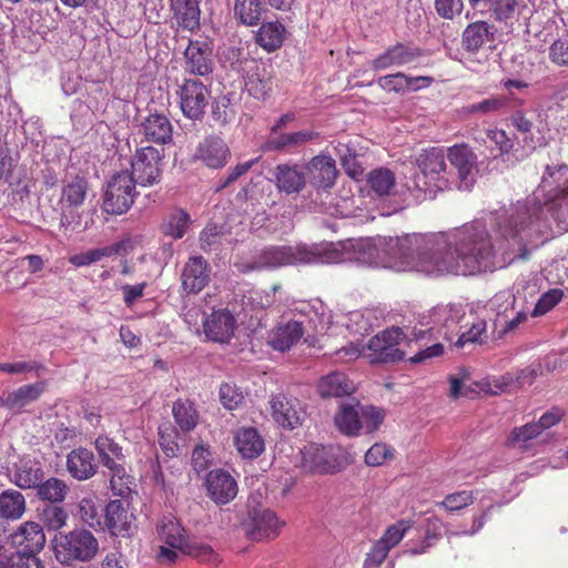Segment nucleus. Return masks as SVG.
<instances>
[{"instance_id":"obj_1","label":"nucleus","mask_w":568,"mask_h":568,"mask_svg":"<svg viewBox=\"0 0 568 568\" xmlns=\"http://www.w3.org/2000/svg\"><path fill=\"white\" fill-rule=\"evenodd\" d=\"M385 253L396 271L429 275H473L489 267L494 255L489 235L479 221L449 233L389 237Z\"/></svg>"},{"instance_id":"obj_2","label":"nucleus","mask_w":568,"mask_h":568,"mask_svg":"<svg viewBox=\"0 0 568 568\" xmlns=\"http://www.w3.org/2000/svg\"><path fill=\"white\" fill-rule=\"evenodd\" d=\"M172 138V125L163 114H150L144 120V139L160 145L169 142ZM164 149L144 146V186L158 183L162 173V159Z\"/></svg>"},{"instance_id":"obj_3","label":"nucleus","mask_w":568,"mask_h":568,"mask_svg":"<svg viewBox=\"0 0 568 568\" xmlns=\"http://www.w3.org/2000/svg\"><path fill=\"white\" fill-rule=\"evenodd\" d=\"M385 410L373 405L341 404L334 424L346 436L354 437L362 433L371 434L379 428L385 419Z\"/></svg>"},{"instance_id":"obj_4","label":"nucleus","mask_w":568,"mask_h":568,"mask_svg":"<svg viewBox=\"0 0 568 568\" xmlns=\"http://www.w3.org/2000/svg\"><path fill=\"white\" fill-rule=\"evenodd\" d=\"M52 544L55 558L62 564H69L73 560L89 561L95 556L99 548L95 537L85 529L58 534L54 536Z\"/></svg>"},{"instance_id":"obj_5","label":"nucleus","mask_w":568,"mask_h":568,"mask_svg":"<svg viewBox=\"0 0 568 568\" xmlns=\"http://www.w3.org/2000/svg\"><path fill=\"white\" fill-rule=\"evenodd\" d=\"M419 173L415 176V186L423 192H435L447 187L444 152L437 148L424 150L416 159Z\"/></svg>"},{"instance_id":"obj_6","label":"nucleus","mask_w":568,"mask_h":568,"mask_svg":"<svg viewBox=\"0 0 568 568\" xmlns=\"http://www.w3.org/2000/svg\"><path fill=\"white\" fill-rule=\"evenodd\" d=\"M138 192L135 181L128 171L120 172L108 182L103 194L102 211L111 215H121L128 212L134 202Z\"/></svg>"},{"instance_id":"obj_7","label":"nucleus","mask_w":568,"mask_h":568,"mask_svg":"<svg viewBox=\"0 0 568 568\" xmlns=\"http://www.w3.org/2000/svg\"><path fill=\"white\" fill-rule=\"evenodd\" d=\"M176 94L183 115L192 121H201L211 99V90L200 78H183Z\"/></svg>"},{"instance_id":"obj_8","label":"nucleus","mask_w":568,"mask_h":568,"mask_svg":"<svg viewBox=\"0 0 568 568\" xmlns=\"http://www.w3.org/2000/svg\"><path fill=\"white\" fill-rule=\"evenodd\" d=\"M405 338V334L399 327L386 328L367 343V357L371 363H397L404 358L405 353L398 345Z\"/></svg>"},{"instance_id":"obj_9","label":"nucleus","mask_w":568,"mask_h":568,"mask_svg":"<svg viewBox=\"0 0 568 568\" xmlns=\"http://www.w3.org/2000/svg\"><path fill=\"white\" fill-rule=\"evenodd\" d=\"M183 60L185 74L207 80L215 69L212 42L207 39L190 40L184 50Z\"/></svg>"},{"instance_id":"obj_10","label":"nucleus","mask_w":568,"mask_h":568,"mask_svg":"<svg viewBox=\"0 0 568 568\" xmlns=\"http://www.w3.org/2000/svg\"><path fill=\"white\" fill-rule=\"evenodd\" d=\"M246 535L252 540L274 539L278 536L284 523L276 514L262 506H248L247 518L244 520Z\"/></svg>"},{"instance_id":"obj_11","label":"nucleus","mask_w":568,"mask_h":568,"mask_svg":"<svg viewBox=\"0 0 568 568\" xmlns=\"http://www.w3.org/2000/svg\"><path fill=\"white\" fill-rule=\"evenodd\" d=\"M134 520L135 516L128 500H111L104 507L102 529H106L112 536L128 537L136 529Z\"/></svg>"},{"instance_id":"obj_12","label":"nucleus","mask_w":568,"mask_h":568,"mask_svg":"<svg viewBox=\"0 0 568 568\" xmlns=\"http://www.w3.org/2000/svg\"><path fill=\"white\" fill-rule=\"evenodd\" d=\"M232 156L227 143L219 135L212 134L204 138L195 148L193 160L204 166L219 170L224 168Z\"/></svg>"},{"instance_id":"obj_13","label":"nucleus","mask_w":568,"mask_h":568,"mask_svg":"<svg viewBox=\"0 0 568 568\" xmlns=\"http://www.w3.org/2000/svg\"><path fill=\"white\" fill-rule=\"evenodd\" d=\"M424 55V50L404 42H396L371 62L374 71L398 68L416 63Z\"/></svg>"},{"instance_id":"obj_14","label":"nucleus","mask_w":568,"mask_h":568,"mask_svg":"<svg viewBox=\"0 0 568 568\" xmlns=\"http://www.w3.org/2000/svg\"><path fill=\"white\" fill-rule=\"evenodd\" d=\"M270 405L273 419L283 428L294 429L302 424L305 412L297 398L276 394L271 397Z\"/></svg>"},{"instance_id":"obj_15","label":"nucleus","mask_w":568,"mask_h":568,"mask_svg":"<svg viewBox=\"0 0 568 568\" xmlns=\"http://www.w3.org/2000/svg\"><path fill=\"white\" fill-rule=\"evenodd\" d=\"M276 190L286 195H297L306 186V171L297 163H282L273 169V179Z\"/></svg>"},{"instance_id":"obj_16","label":"nucleus","mask_w":568,"mask_h":568,"mask_svg":"<svg viewBox=\"0 0 568 568\" xmlns=\"http://www.w3.org/2000/svg\"><path fill=\"white\" fill-rule=\"evenodd\" d=\"M11 544L17 552L36 556L45 545L43 527L34 521H26L11 535Z\"/></svg>"},{"instance_id":"obj_17","label":"nucleus","mask_w":568,"mask_h":568,"mask_svg":"<svg viewBox=\"0 0 568 568\" xmlns=\"http://www.w3.org/2000/svg\"><path fill=\"white\" fill-rule=\"evenodd\" d=\"M302 454V466L315 474H334L341 467L331 449L315 443L306 445Z\"/></svg>"},{"instance_id":"obj_18","label":"nucleus","mask_w":568,"mask_h":568,"mask_svg":"<svg viewBox=\"0 0 568 568\" xmlns=\"http://www.w3.org/2000/svg\"><path fill=\"white\" fill-rule=\"evenodd\" d=\"M235 328L236 320L226 308L213 311L203 322V332L206 338L215 343H229Z\"/></svg>"},{"instance_id":"obj_19","label":"nucleus","mask_w":568,"mask_h":568,"mask_svg":"<svg viewBox=\"0 0 568 568\" xmlns=\"http://www.w3.org/2000/svg\"><path fill=\"white\" fill-rule=\"evenodd\" d=\"M207 496L217 505L232 501L237 495V484L233 476L224 469L211 470L205 479Z\"/></svg>"},{"instance_id":"obj_20","label":"nucleus","mask_w":568,"mask_h":568,"mask_svg":"<svg viewBox=\"0 0 568 568\" xmlns=\"http://www.w3.org/2000/svg\"><path fill=\"white\" fill-rule=\"evenodd\" d=\"M47 382L26 384L0 396V407L13 413H21L27 406L37 402L47 389Z\"/></svg>"},{"instance_id":"obj_21","label":"nucleus","mask_w":568,"mask_h":568,"mask_svg":"<svg viewBox=\"0 0 568 568\" xmlns=\"http://www.w3.org/2000/svg\"><path fill=\"white\" fill-rule=\"evenodd\" d=\"M447 159L457 170L460 183L459 190H468L474 183L473 170L477 163V155L466 144H455L447 151Z\"/></svg>"},{"instance_id":"obj_22","label":"nucleus","mask_w":568,"mask_h":568,"mask_svg":"<svg viewBox=\"0 0 568 568\" xmlns=\"http://www.w3.org/2000/svg\"><path fill=\"white\" fill-rule=\"evenodd\" d=\"M88 181L85 178L75 175L67 180L62 186L60 204L62 210L61 224H70L65 214L68 210L78 209L81 206L88 194Z\"/></svg>"},{"instance_id":"obj_23","label":"nucleus","mask_w":568,"mask_h":568,"mask_svg":"<svg viewBox=\"0 0 568 568\" xmlns=\"http://www.w3.org/2000/svg\"><path fill=\"white\" fill-rule=\"evenodd\" d=\"M495 226L497 232L506 240L515 239L530 223V215L526 206H518L511 213L503 211L496 213Z\"/></svg>"},{"instance_id":"obj_24","label":"nucleus","mask_w":568,"mask_h":568,"mask_svg":"<svg viewBox=\"0 0 568 568\" xmlns=\"http://www.w3.org/2000/svg\"><path fill=\"white\" fill-rule=\"evenodd\" d=\"M298 261V254L292 246H268L261 251L250 267L252 270L276 268Z\"/></svg>"},{"instance_id":"obj_25","label":"nucleus","mask_w":568,"mask_h":568,"mask_svg":"<svg viewBox=\"0 0 568 568\" xmlns=\"http://www.w3.org/2000/svg\"><path fill=\"white\" fill-rule=\"evenodd\" d=\"M182 287L187 294L200 293L209 283L207 263L202 256H192L182 272Z\"/></svg>"},{"instance_id":"obj_26","label":"nucleus","mask_w":568,"mask_h":568,"mask_svg":"<svg viewBox=\"0 0 568 568\" xmlns=\"http://www.w3.org/2000/svg\"><path fill=\"white\" fill-rule=\"evenodd\" d=\"M306 172L315 187L329 189L335 184L337 170L335 160L329 155L320 154L310 160Z\"/></svg>"},{"instance_id":"obj_27","label":"nucleus","mask_w":568,"mask_h":568,"mask_svg":"<svg viewBox=\"0 0 568 568\" xmlns=\"http://www.w3.org/2000/svg\"><path fill=\"white\" fill-rule=\"evenodd\" d=\"M316 392L323 399L338 398L352 395L355 385L345 373L335 371L318 379Z\"/></svg>"},{"instance_id":"obj_28","label":"nucleus","mask_w":568,"mask_h":568,"mask_svg":"<svg viewBox=\"0 0 568 568\" xmlns=\"http://www.w3.org/2000/svg\"><path fill=\"white\" fill-rule=\"evenodd\" d=\"M305 329L303 323L291 320L278 324L268 336V345L278 352L290 351L303 336Z\"/></svg>"},{"instance_id":"obj_29","label":"nucleus","mask_w":568,"mask_h":568,"mask_svg":"<svg viewBox=\"0 0 568 568\" xmlns=\"http://www.w3.org/2000/svg\"><path fill=\"white\" fill-rule=\"evenodd\" d=\"M496 29L487 21L469 23L463 31L462 45L466 52L477 53L488 42L495 40Z\"/></svg>"},{"instance_id":"obj_30","label":"nucleus","mask_w":568,"mask_h":568,"mask_svg":"<svg viewBox=\"0 0 568 568\" xmlns=\"http://www.w3.org/2000/svg\"><path fill=\"white\" fill-rule=\"evenodd\" d=\"M320 136V133L313 130H302L292 133H283L280 135L270 136L264 144L262 145V150L265 152L270 151H286L291 152L292 150L310 142L316 140Z\"/></svg>"},{"instance_id":"obj_31","label":"nucleus","mask_w":568,"mask_h":568,"mask_svg":"<svg viewBox=\"0 0 568 568\" xmlns=\"http://www.w3.org/2000/svg\"><path fill=\"white\" fill-rule=\"evenodd\" d=\"M234 445L245 459H255L265 449L264 439L254 427L239 428L234 435Z\"/></svg>"},{"instance_id":"obj_32","label":"nucleus","mask_w":568,"mask_h":568,"mask_svg":"<svg viewBox=\"0 0 568 568\" xmlns=\"http://www.w3.org/2000/svg\"><path fill=\"white\" fill-rule=\"evenodd\" d=\"M67 468L78 480L91 478L97 471L93 453L87 448H78L68 455Z\"/></svg>"},{"instance_id":"obj_33","label":"nucleus","mask_w":568,"mask_h":568,"mask_svg":"<svg viewBox=\"0 0 568 568\" xmlns=\"http://www.w3.org/2000/svg\"><path fill=\"white\" fill-rule=\"evenodd\" d=\"M286 29L280 21L264 22L255 34V42L267 52L280 49L285 39Z\"/></svg>"},{"instance_id":"obj_34","label":"nucleus","mask_w":568,"mask_h":568,"mask_svg":"<svg viewBox=\"0 0 568 568\" xmlns=\"http://www.w3.org/2000/svg\"><path fill=\"white\" fill-rule=\"evenodd\" d=\"M171 7L181 27L190 31L199 28L201 10L197 0H172Z\"/></svg>"},{"instance_id":"obj_35","label":"nucleus","mask_w":568,"mask_h":568,"mask_svg":"<svg viewBox=\"0 0 568 568\" xmlns=\"http://www.w3.org/2000/svg\"><path fill=\"white\" fill-rule=\"evenodd\" d=\"M272 75L265 65H255L247 72L245 88L250 95L264 99L272 91Z\"/></svg>"},{"instance_id":"obj_36","label":"nucleus","mask_w":568,"mask_h":568,"mask_svg":"<svg viewBox=\"0 0 568 568\" xmlns=\"http://www.w3.org/2000/svg\"><path fill=\"white\" fill-rule=\"evenodd\" d=\"M172 414L175 423L184 433L193 430L199 423V413L194 403L189 399H178L173 403Z\"/></svg>"},{"instance_id":"obj_37","label":"nucleus","mask_w":568,"mask_h":568,"mask_svg":"<svg viewBox=\"0 0 568 568\" xmlns=\"http://www.w3.org/2000/svg\"><path fill=\"white\" fill-rule=\"evenodd\" d=\"M540 434L538 426L535 422L527 423L519 427H514L507 435L504 445L508 449L518 448L527 450L530 447V442L537 438Z\"/></svg>"},{"instance_id":"obj_38","label":"nucleus","mask_w":568,"mask_h":568,"mask_svg":"<svg viewBox=\"0 0 568 568\" xmlns=\"http://www.w3.org/2000/svg\"><path fill=\"white\" fill-rule=\"evenodd\" d=\"M158 534L169 547L179 550L187 538L184 528L175 517H164L158 525Z\"/></svg>"},{"instance_id":"obj_39","label":"nucleus","mask_w":568,"mask_h":568,"mask_svg":"<svg viewBox=\"0 0 568 568\" xmlns=\"http://www.w3.org/2000/svg\"><path fill=\"white\" fill-rule=\"evenodd\" d=\"M43 476L42 469L38 463L33 460H21L17 466L13 479L14 484L20 488L37 487Z\"/></svg>"},{"instance_id":"obj_40","label":"nucleus","mask_w":568,"mask_h":568,"mask_svg":"<svg viewBox=\"0 0 568 568\" xmlns=\"http://www.w3.org/2000/svg\"><path fill=\"white\" fill-rule=\"evenodd\" d=\"M26 510V499L18 490H6L0 495V516L19 519Z\"/></svg>"},{"instance_id":"obj_41","label":"nucleus","mask_w":568,"mask_h":568,"mask_svg":"<svg viewBox=\"0 0 568 568\" xmlns=\"http://www.w3.org/2000/svg\"><path fill=\"white\" fill-rule=\"evenodd\" d=\"M95 448L102 462V465L108 469L113 466L121 465L119 460L122 459V448L111 438L106 436H99L95 439Z\"/></svg>"},{"instance_id":"obj_42","label":"nucleus","mask_w":568,"mask_h":568,"mask_svg":"<svg viewBox=\"0 0 568 568\" xmlns=\"http://www.w3.org/2000/svg\"><path fill=\"white\" fill-rule=\"evenodd\" d=\"M263 9L261 0H235L234 4L235 16L245 26L258 24Z\"/></svg>"},{"instance_id":"obj_43","label":"nucleus","mask_w":568,"mask_h":568,"mask_svg":"<svg viewBox=\"0 0 568 568\" xmlns=\"http://www.w3.org/2000/svg\"><path fill=\"white\" fill-rule=\"evenodd\" d=\"M37 490L41 499L55 504L65 499L69 488L62 479L52 477L39 483Z\"/></svg>"},{"instance_id":"obj_44","label":"nucleus","mask_w":568,"mask_h":568,"mask_svg":"<svg viewBox=\"0 0 568 568\" xmlns=\"http://www.w3.org/2000/svg\"><path fill=\"white\" fill-rule=\"evenodd\" d=\"M110 488L113 495L121 497V500H126L132 494V480L126 474L124 466L118 465L109 469Z\"/></svg>"},{"instance_id":"obj_45","label":"nucleus","mask_w":568,"mask_h":568,"mask_svg":"<svg viewBox=\"0 0 568 568\" xmlns=\"http://www.w3.org/2000/svg\"><path fill=\"white\" fill-rule=\"evenodd\" d=\"M367 184L377 195H388L395 186V175L388 169H375L368 174Z\"/></svg>"},{"instance_id":"obj_46","label":"nucleus","mask_w":568,"mask_h":568,"mask_svg":"<svg viewBox=\"0 0 568 568\" xmlns=\"http://www.w3.org/2000/svg\"><path fill=\"white\" fill-rule=\"evenodd\" d=\"M191 223L190 215L186 211L178 209L173 211L164 225V233L175 240L184 236Z\"/></svg>"},{"instance_id":"obj_47","label":"nucleus","mask_w":568,"mask_h":568,"mask_svg":"<svg viewBox=\"0 0 568 568\" xmlns=\"http://www.w3.org/2000/svg\"><path fill=\"white\" fill-rule=\"evenodd\" d=\"M179 551L191 556L201 562H214L217 558V555L209 544L191 540L189 538L185 539Z\"/></svg>"},{"instance_id":"obj_48","label":"nucleus","mask_w":568,"mask_h":568,"mask_svg":"<svg viewBox=\"0 0 568 568\" xmlns=\"http://www.w3.org/2000/svg\"><path fill=\"white\" fill-rule=\"evenodd\" d=\"M179 551L191 556L201 562H214L217 558V555L209 544L191 540L189 538L185 539Z\"/></svg>"},{"instance_id":"obj_49","label":"nucleus","mask_w":568,"mask_h":568,"mask_svg":"<svg viewBox=\"0 0 568 568\" xmlns=\"http://www.w3.org/2000/svg\"><path fill=\"white\" fill-rule=\"evenodd\" d=\"M68 513L60 506L47 505L40 513L42 525L48 530H60L67 525Z\"/></svg>"},{"instance_id":"obj_50","label":"nucleus","mask_w":568,"mask_h":568,"mask_svg":"<svg viewBox=\"0 0 568 568\" xmlns=\"http://www.w3.org/2000/svg\"><path fill=\"white\" fill-rule=\"evenodd\" d=\"M523 6V0H490V10L496 21L513 20Z\"/></svg>"},{"instance_id":"obj_51","label":"nucleus","mask_w":568,"mask_h":568,"mask_svg":"<svg viewBox=\"0 0 568 568\" xmlns=\"http://www.w3.org/2000/svg\"><path fill=\"white\" fill-rule=\"evenodd\" d=\"M178 437L179 434L171 424L165 423L159 426V445L166 457L178 456L180 452Z\"/></svg>"},{"instance_id":"obj_52","label":"nucleus","mask_w":568,"mask_h":568,"mask_svg":"<svg viewBox=\"0 0 568 568\" xmlns=\"http://www.w3.org/2000/svg\"><path fill=\"white\" fill-rule=\"evenodd\" d=\"M219 395L221 404L229 410L239 408L245 400L242 389L233 383L221 384Z\"/></svg>"},{"instance_id":"obj_53","label":"nucleus","mask_w":568,"mask_h":568,"mask_svg":"<svg viewBox=\"0 0 568 568\" xmlns=\"http://www.w3.org/2000/svg\"><path fill=\"white\" fill-rule=\"evenodd\" d=\"M475 500V495L471 490H460L456 493L448 494L438 506L443 507L447 511H458L462 510L469 505H471Z\"/></svg>"},{"instance_id":"obj_54","label":"nucleus","mask_w":568,"mask_h":568,"mask_svg":"<svg viewBox=\"0 0 568 568\" xmlns=\"http://www.w3.org/2000/svg\"><path fill=\"white\" fill-rule=\"evenodd\" d=\"M470 379L469 373L462 368L457 374H450L447 377V381L449 383V392L448 396L452 399H457L462 396H468L469 393H473L474 389H471L469 386H466V382Z\"/></svg>"},{"instance_id":"obj_55","label":"nucleus","mask_w":568,"mask_h":568,"mask_svg":"<svg viewBox=\"0 0 568 568\" xmlns=\"http://www.w3.org/2000/svg\"><path fill=\"white\" fill-rule=\"evenodd\" d=\"M410 528V523L407 520H399L394 525L386 528L383 536L378 539L388 549H393L404 538L406 531Z\"/></svg>"},{"instance_id":"obj_56","label":"nucleus","mask_w":568,"mask_h":568,"mask_svg":"<svg viewBox=\"0 0 568 568\" xmlns=\"http://www.w3.org/2000/svg\"><path fill=\"white\" fill-rule=\"evenodd\" d=\"M79 515L88 526L102 529L103 521L100 517V509L92 498H82L80 500Z\"/></svg>"},{"instance_id":"obj_57","label":"nucleus","mask_w":568,"mask_h":568,"mask_svg":"<svg viewBox=\"0 0 568 568\" xmlns=\"http://www.w3.org/2000/svg\"><path fill=\"white\" fill-rule=\"evenodd\" d=\"M564 297V292L560 288H551L544 293L534 310L531 311L532 317L541 316L552 310Z\"/></svg>"},{"instance_id":"obj_58","label":"nucleus","mask_w":568,"mask_h":568,"mask_svg":"<svg viewBox=\"0 0 568 568\" xmlns=\"http://www.w3.org/2000/svg\"><path fill=\"white\" fill-rule=\"evenodd\" d=\"M487 339V324L485 321L479 320L471 325V327L464 332L455 343V346L460 348L468 343L483 344Z\"/></svg>"},{"instance_id":"obj_59","label":"nucleus","mask_w":568,"mask_h":568,"mask_svg":"<svg viewBox=\"0 0 568 568\" xmlns=\"http://www.w3.org/2000/svg\"><path fill=\"white\" fill-rule=\"evenodd\" d=\"M260 161V156L255 159H251L248 161L237 163L234 166L229 168L226 172V176L221 180L220 185L216 186L215 192H220L224 189H226L229 185L234 183L236 180H239L241 176L245 175L255 164H257Z\"/></svg>"},{"instance_id":"obj_60","label":"nucleus","mask_w":568,"mask_h":568,"mask_svg":"<svg viewBox=\"0 0 568 568\" xmlns=\"http://www.w3.org/2000/svg\"><path fill=\"white\" fill-rule=\"evenodd\" d=\"M393 457L394 449L390 446L384 443H376L366 452L365 463L368 466L377 467Z\"/></svg>"},{"instance_id":"obj_61","label":"nucleus","mask_w":568,"mask_h":568,"mask_svg":"<svg viewBox=\"0 0 568 568\" xmlns=\"http://www.w3.org/2000/svg\"><path fill=\"white\" fill-rule=\"evenodd\" d=\"M407 74L403 72L383 75L377 79V84L383 90L395 93L407 92Z\"/></svg>"},{"instance_id":"obj_62","label":"nucleus","mask_w":568,"mask_h":568,"mask_svg":"<svg viewBox=\"0 0 568 568\" xmlns=\"http://www.w3.org/2000/svg\"><path fill=\"white\" fill-rule=\"evenodd\" d=\"M434 4L437 14L447 20H453L464 9L463 0H435Z\"/></svg>"},{"instance_id":"obj_63","label":"nucleus","mask_w":568,"mask_h":568,"mask_svg":"<svg viewBox=\"0 0 568 568\" xmlns=\"http://www.w3.org/2000/svg\"><path fill=\"white\" fill-rule=\"evenodd\" d=\"M390 549L384 546L382 542L376 540L372 546L369 552H367L364 560V568H379L385 561Z\"/></svg>"},{"instance_id":"obj_64","label":"nucleus","mask_w":568,"mask_h":568,"mask_svg":"<svg viewBox=\"0 0 568 568\" xmlns=\"http://www.w3.org/2000/svg\"><path fill=\"white\" fill-rule=\"evenodd\" d=\"M550 61L559 67L568 65V39H558L549 47Z\"/></svg>"}]
</instances>
